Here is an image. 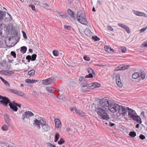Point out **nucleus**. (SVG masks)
<instances>
[{
  "label": "nucleus",
  "mask_w": 147,
  "mask_h": 147,
  "mask_svg": "<svg viewBox=\"0 0 147 147\" xmlns=\"http://www.w3.org/2000/svg\"><path fill=\"white\" fill-rule=\"evenodd\" d=\"M83 58L84 60L87 61H89L90 60V58L86 55H85L84 57Z\"/></svg>",
  "instance_id": "nucleus-45"
},
{
  "label": "nucleus",
  "mask_w": 147,
  "mask_h": 147,
  "mask_svg": "<svg viewBox=\"0 0 147 147\" xmlns=\"http://www.w3.org/2000/svg\"><path fill=\"white\" fill-rule=\"evenodd\" d=\"M120 77V74H116V83L118 87L121 88L123 86V84L121 82Z\"/></svg>",
  "instance_id": "nucleus-9"
},
{
  "label": "nucleus",
  "mask_w": 147,
  "mask_h": 147,
  "mask_svg": "<svg viewBox=\"0 0 147 147\" xmlns=\"http://www.w3.org/2000/svg\"><path fill=\"white\" fill-rule=\"evenodd\" d=\"M5 12L0 11V21H1L4 18V17L5 16Z\"/></svg>",
  "instance_id": "nucleus-25"
},
{
  "label": "nucleus",
  "mask_w": 147,
  "mask_h": 147,
  "mask_svg": "<svg viewBox=\"0 0 147 147\" xmlns=\"http://www.w3.org/2000/svg\"><path fill=\"white\" fill-rule=\"evenodd\" d=\"M107 28L110 31H113L114 30L113 28L109 26H107Z\"/></svg>",
  "instance_id": "nucleus-56"
},
{
  "label": "nucleus",
  "mask_w": 147,
  "mask_h": 147,
  "mask_svg": "<svg viewBox=\"0 0 147 147\" xmlns=\"http://www.w3.org/2000/svg\"><path fill=\"white\" fill-rule=\"evenodd\" d=\"M55 80L53 78H49L48 79L42 80V84L45 85L51 84L55 82Z\"/></svg>",
  "instance_id": "nucleus-7"
},
{
  "label": "nucleus",
  "mask_w": 147,
  "mask_h": 147,
  "mask_svg": "<svg viewBox=\"0 0 147 147\" xmlns=\"http://www.w3.org/2000/svg\"><path fill=\"white\" fill-rule=\"evenodd\" d=\"M9 125H3L1 129L2 130L4 131H6L8 130V126Z\"/></svg>",
  "instance_id": "nucleus-33"
},
{
  "label": "nucleus",
  "mask_w": 147,
  "mask_h": 147,
  "mask_svg": "<svg viewBox=\"0 0 147 147\" xmlns=\"http://www.w3.org/2000/svg\"><path fill=\"white\" fill-rule=\"evenodd\" d=\"M22 32L23 33V36L24 37V38L26 39L27 38V36L26 35V33L23 31H22Z\"/></svg>",
  "instance_id": "nucleus-62"
},
{
  "label": "nucleus",
  "mask_w": 147,
  "mask_h": 147,
  "mask_svg": "<svg viewBox=\"0 0 147 147\" xmlns=\"http://www.w3.org/2000/svg\"><path fill=\"white\" fill-rule=\"evenodd\" d=\"M128 109V117L138 123H141L142 121L140 116L137 115L136 112L133 110L129 108Z\"/></svg>",
  "instance_id": "nucleus-3"
},
{
  "label": "nucleus",
  "mask_w": 147,
  "mask_h": 147,
  "mask_svg": "<svg viewBox=\"0 0 147 147\" xmlns=\"http://www.w3.org/2000/svg\"><path fill=\"white\" fill-rule=\"evenodd\" d=\"M35 73V71L34 69H32L29 71L28 73V74L30 76H33Z\"/></svg>",
  "instance_id": "nucleus-30"
},
{
  "label": "nucleus",
  "mask_w": 147,
  "mask_h": 147,
  "mask_svg": "<svg viewBox=\"0 0 147 147\" xmlns=\"http://www.w3.org/2000/svg\"><path fill=\"white\" fill-rule=\"evenodd\" d=\"M28 6L29 7H31V9L32 10L36 11L35 7L34 5H32V4H30V5H29Z\"/></svg>",
  "instance_id": "nucleus-44"
},
{
  "label": "nucleus",
  "mask_w": 147,
  "mask_h": 147,
  "mask_svg": "<svg viewBox=\"0 0 147 147\" xmlns=\"http://www.w3.org/2000/svg\"><path fill=\"white\" fill-rule=\"evenodd\" d=\"M141 47H147V41L144 42L141 45Z\"/></svg>",
  "instance_id": "nucleus-41"
},
{
  "label": "nucleus",
  "mask_w": 147,
  "mask_h": 147,
  "mask_svg": "<svg viewBox=\"0 0 147 147\" xmlns=\"http://www.w3.org/2000/svg\"><path fill=\"white\" fill-rule=\"evenodd\" d=\"M76 17L78 20L81 24L85 25L87 24L88 22L85 13L82 11L79 10L78 11Z\"/></svg>",
  "instance_id": "nucleus-4"
},
{
  "label": "nucleus",
  "mask_w": 147,
  "mask_h": 147,
  "mask_svg": "<svg viewBox=\"0 0 147 147\" xmlns=\"http://www.w3.org/2000/svg\"><path fill=\"white\" fill-rule=\"evenodd\" d=\"M11 39V37H8L7 38H6V40H5V42L6 43V41L7 42V43H8L9 42V43H10V42Z\"/></svg>",
  "instance_id": "nucleus-48"
},
{
  "label": "nucleus",
  "mask_w": 147,
  "mask_h": 147,
  "mask_svg": "<svg viewBox=\"0 0 147 147\" xmlns=\"http://www.w3.org/2000/svg\"><path fill=\"white\" fill-rule=\"evenodd\" d=\"M140 138L142 140H143L145 138V137L142 134H141L139 136Z\"/></svg>",
  "instance_id": "nucleus-54"
},
{
  "label": "nucleus",
  "mask_w": 147,
  "mask_h": 147,
  "mask_svg": "<svg viewBox=\"0 0 147 147\" xmlns=\"http://www.w3.org/2000/svg\"><path fill=\"white\" fill-rule=\"evenodd\" d=\"M41 7L44 8H47L49 7V5L43 1L41 3Z\"/></svg>",
  "instance_id": "nucleus-21"
},
{
  "label": "nucleus",
  "mask_w": 147,
  "mask_h": 147,
  "mask_svg": "<svg viewBox=\"0 0 147 147\" xmlns=\"http://www.w3.org/2000/svg\"><path fill=\"white\" fill-rule=\"evenodd\" d=\"M109 125L111 126H113L115 125L114 123H112L111 122H109Z\"/></svg>",
  "instance_id": "nucleus-64"
},
{
  "label": "nucleus",
  "mask_w": 147,
  "mask_h": 147,
  "mask_svg": "<svg viewBox=\"0 0 147 147\" xmlns=\"http://www.w3.org/2000/svg\"><path fill=\"white\" fill-rule=\"evenodd\" d=\"M129 67V65H120L115 68V71H117L120 70H124L126 69H128Z\"/></svg>",
  "instance_id": "nucleus-10"
},
{
  "label": "nucleus",
  "mask_w": 147,
  "mask_h": 147,
  "mask_svg": "<svg viewBox=\"0 0 147 147\" xmlns=\"http://www.w3.org/2000/svg\"><path fill=\"white\" fill-rule=\"evenodd\" d=\"M146 28H143L140 30V32L141 33L143 32L146 30Z\"/></svg>",
  "instance_id": "nucleus-60"
},
{
  "label": "nucleus",
  "mask_w": 147,
  "mask_h": 147,
  "mask_svg": "<svg viewBox=\"0 0 147 147\" xmlns=\"http://www.w3.org/2000/svg\"><path fill=\"white\" fill-rule=\"evenodd\" d=\"M59 134L57 133H56V134H55V140H54V142H56L59 139Z\"/></svg>",
  "instance_id": "nucleus-36"
},
{
  "label": "nucleus",
  "mask_w": 147,
  "mask_h": 147,
  "mask_svg": "<svg viewBox=\"0 0 147 147\" xmlns=\"http://www.w3.org/2000/svg\"><path fill=\"white\" fill-rule=\"evenodd\" d=\"M26 59L28 60V62H29L30 60H31V56L29 55H28L26 57Z\"/></svg>",
  "instance_id": "nucleus-57"
},
{
  "label": "nucleus",
  "mask_w": 147,
  "mask_h": 147,
  "mask_svg": "<svg viewBox=\"0 0 147 147\" xmlns=\"http://www.w3.org/2000/svg\"><path fill=\"white\" fill-rule=\"evenodd\" d=\"M37 80L34 79L31 80V83H34L37 82Z\"/></svg>",
  "instance_id": "nucleus-59"
},
{
  "label": "nucleus",
  "mask_w": 147,
  "mask_h": 147,
  "mask_svg": "<svg viewBox=\"0 0 147 147\" xmlns=\"http://www.w3.org/2000/svg\"><path fill=\"white\" fill-rule=\"evenodd\" d=\"M65 142L64 140L62 138H61L58 142V144H61Z\"/></svg>",
  "instance_id": "nucleus-46"
},
{
  "label": "nucleus",
  "mask_w": 147,
  "mask_h": 147,
  "mask_svg": "<svg viewBox=\"0 0 147 147\" xmlns=\"http://www.w3.org/2000/svg\"><path fill=\"white\" fill-rule=\"evenodd\" d=\"M53 55L55 56H57L59 55L58 52L56 50H54L53 51Z\"/></svg>",
  "instance_id": "nucleus-37"
},
{
  "label": "nucleus",
  "mask_w": 147,
  "mask_h": 147,
  "mask_svg": "<svg viewBox=\"0 0 147 147\" xmlns=\"http://www.w3.org/2000/svg\"><path fill=\"white\" fill-rule=\"evenodd\" d=\"M57 12L62 18H67V15L66 14H65L64 13H63L62 12H59L58 11H57Z\"/></svg>",
  "instance_id": "nucleus-22"
},
{
  "label": "nucleus",
  "mask_w": 147,
  "mask_h": 147,
  "mask_svg": "<svg viewBox=\"0 0 147 147\" xmlns=\"http://www.w3.org/2000/svg\"><path fill=\"white\" fill-rule=\"evenodd\" d=\"M89 89H93L96 87H99L100 84L97 83L95 82L89 84Z\"/></svg>",
  "instance_id": "nucleus-12"
},
{
  "label": "nucleus",
  "mask_w": 147,
  "mask_h": 147,
  "mask_svg": "<svg viewBox=\"0 0 147 147\" xmlns=\"http://www.w3.org/2000/svg\"><path fill=\"white\" fill-rule=\"evenodd\" d=\"M79 114L81 116H86V114L85 113L83 112L82 111H80V112L79 113Z\"/></svg>",
  "instance_id": "nucleus-49"
},
{
  "label": "nucleus",
  "mask_w": 147,
  "mask_h": 147,
  "mask_svg": "<svg viewBox=\"0 0 147 147\" xmlns=\"http://www.w3.org/2000/svg\"><path fill=\"white\" fill-rule=\"evenodd\" d=\"M92 39L96 41H98L100 39L96 36H93L92 37Z\"/></svg>",
  "instance_id": "nucleus-42"
},
{
  "label": "nucleus",
  "mask_w": 147,
  "mask_h": 147,
  "mask_svg": "<svg viewBox=\"0 0 147 147\" xmlns=\"http://www.w3.org/2000/svg\"><path fill=\"white\" fill-rule=\"evenodd\" d=\"M119 113L122 117H124L127 111L125 108L123 106L119 105L118 110Z\"/></svg>",
  "instance_id": "nucleus-8"
},
{
  "label": "nucleus",
  "mask_w": 147,
  "mask_h": 147,
  "mask_svg": "<svg viewBox=\"0 0 147 147\" xmlns=\"http://www.w3.org/2000/svg\"><path fill=\"white\" fill-rule=\"evenodd\" d=\"M42 1L40 0V1H34V4L35 5L37 6H40L41 7V3Z\"/></svg>",
  "instance_id": "nucleus-29"
},
{
  "label": "nucleus",
  "mask_w": 147,
  "mask_h": 147,
  "mask_svg": "<svg viewBox=\"0 0 147 147\" xmlns=\"http://www.w3.org/2000/svg\"><path fill=\"white\" fill-rule=\"evenodd\" d=\"M55 124V127L57 128H61V124L60 120L58 118H56L54 120Z\"/></svg>",
  "instance_id": "nucleus-13"
},
{
  "label": "nucleus",
  "mask_w": 147,
  "mask_h": 147,
  "mask_svg": "<svg viewBox=\"0 0 147 147\" xmlns=\"http://www.w3.org/2000/svg\"><path fill=\"white\" fill-rule=\"evenodd\" d=\"M59 98L61 100H63L64 98V96L63 95H61L59 96Z\"/></svg>",
  "instance_id": "nucleus-63"
},
{
  "label": "nucleus",
  "mask_w": 147,
  "mask_h": 147,
  "mask_svg": "<svg viewBox=\"0 0 147 147\" xmlns=\"http://www.w3.org/2000/svg\"><path fill=\"white\" fill-rule=\"evenodd\" d=\"M54 88H52L51 87H47L46 88L47 91L50 93H54V91L53 89H54Z\"/></svg>",
  "instance_id": "nucleus-23"
},
{
  "label": "nucleus",
  "mask_w": 147,
  "mask_h": 147,
  "mask_svg": "<svg viewBox=\"0 0 147 147\" xmlns=\"http://www.w3.org/2000/svg\"><path fill=\"white\" fill-rule=\"evenodd\" d=\"M67 12L72 17L75 18V14L71 9H68V10Z\"/></svg>",
  "instance_id": "nucleus-24"
},
{
  "label": "nucleus",
  "mask_w": 147,
  "mask_h": 147,
  "mask_svg": "<svg viewBox=\"0 0 147 147\" xmlns=\"http://www.w3.org/2000/svg\"><path fill=\"white\" fill-rule=\"evenodd\" d=\"M118 25L119 26L121 27V28H123L124 27V26L125 25V24H121V23H118Z\"/></svg>",
  "instance_id": "nucleus-55"
},
{
  "label": "nucleus",
  "mask_w": 147,
  "mask_h": 147,
  "mask_svg": "<svg viewBox=\"0 0 147 147\" xmlns=\"http://www.w3.org/2000/svg\"><path fill=\"white\" fill-rule=\"evenodd\" d=\"M17 92L18 94H17L22 96H23L24 94L23 92L20 91H17Z\"/></svg>",
  "instance_id": "nucleus-43"
},
{
  "label": "nucleus",
  "mask_w": 147,
  "mask_h": 147,
  "mask_svg": "<svg viewBox=\"0 0 147 147\" xmlns=\"http://www.w3.org/2000/svg\"><path fill=\"white\" fill-rule=\"evenodd\" d=\"M4 74L5 75H9L12 74H13V72L12 71L10 70H5L3 71Z\"/></svg>",
  "instance_id": "nucleus-26"
},
{
  "label": "nucleus",
  "mask_w": 147,
  "mask_h": 147,
  "mask_svg": "<svg viewBox=\"0 0 147 147\" xmlns=\"http://www.w3.org/2000/svg\"><path fill=\"white\" fill-rule=\"evenodd\" d=\"M134 13L136 15L141 16H144L145 17H147V15L146 13L140 11H134Z\"/></svg>",
  "instance_id": "nucleus-16"
},
{
  "label": "nucleus",
  "mask_w": 147,
  "mask_h": 147,
  "mask_svg": "<svg viewBox=\"0 0 147 147\" xmlns=\"http://www.w3.org/2000/svg\"><path fill=\"white\" fill-rule=\"evenodd\" d=\"M25 82L28 83H31V79H27L25 80Z\"/></svg>",
  "instance_id": "nucleus-61"
},
{
  "label": "nucleus",
  "mask_w": 147,
  "mask_h": 147,
  "mask_svg": "<svg viewBox=\"0 0 147 147\" xmlns=\"http://www.w3.org/2000/svg\"><path fill=\"white\" fill-rule=\"evenodd\" d=\"M0 100L1 103L3 105H7V102L9 101L8 98L6 97L2 96L0 95V100Z\"/></svg>",
  "instance_id": "nucleus-11"
},
{
  "label": "nucleus",
  "mask_w": 147,
  "mask_h": 147,
  "mask_svg": "<svg viewBox=\"0 0 147 147\" xmlns=\"http://www.w3.org/2000/svg\"><path fill=\"white\" fill-rule=\"evenodd\" d=\"M84 33L86 35L88 36H91L92 34V33L89 29L88 28L84 30Z\"/></svg>",
  "instance_id": "nucleus-18"
},
{
  "label": "nucleus",
  "mask_w": 147,
  "mask_h": 147,
  "mask_svg": "<svg viewBox=\"0 0 147 147\" xmlns=\"http://www.w3.org/2000/svg\"><path fill=\"white\" fill-rule=\"evenodd\" d=\"M119 107V105L115 103L113 101L111 100L110 102L108 109L112 112L115 113L118 111Z\"/></svg>",
  "instance_id": "nucleus-5"
},
{
  "label": "nucleus",
  "mask_w": 147,
  "mask_h": 147,
  "mask_svg": "<svg viewBox=\"0 0 147 147\" xmlns=\"http://www.w3.org/2000/svg\"><path fill=\"white\" fill-rule=\"evenodd\" d=\"M27 50V48L25 46H23L21 47L20 51L22 53H24Z\"/></svg>",
  "instance_id": "nucleus-28"
},
{
  "label": "nucleus",
  "mask_w": 147,
  "mask_h": 147,
  "mask_svg": "<svg viewBox=\"0 0 147 147\" xmlns=\"http://www.w3.org/2000/svg\"><path fill=\"white\" fill-rule=\"evenodd\" d=\"M33 124L39 129L41 127L42 129L45 131L49 130L50 128L48 123L42 118L40 119H35L34 121Z\"/></svg>",
  "instance_id": "nucleus-2"
},
{
  "label": "nucleus",
  "mask_w": 147,
  "mask_h": 147,
  "mask_svg": "<svg viewBox=\"0 0 147 147\" xmlns=\"http://www.w3.org/2000/svg\"><path fill=\"white\" fill-rule=\"evenodd\" d=\"M36 54H33L31 56V60L32 61H34L36 58Z\"/></svg>",
  "instance_id": "nucleus-39"
},
{
  "label": "nucleus",
  "mask_w": 147,
  "mask_h": 147,
  "mask_svg": "<svg viewBox=\"0 0 147 147\" xmlns=\"http://www.w3.org/2000/svg\"><path fill=\"white\" fill-rule=\"evenodd\" d=\"M140 74L142 80H144L145 78V74L144 72H142Z\"/></svg>",
  "instance_id": "nucleus-35"
},
{
  "label": "nucleus",
  "mask_w": 147,
  "mask_h": 147,
  "mask_svg": "<svg viewBox=\"0 0 147 147\" xmlns=\"http://www.w3.org/2000/svg\"><path fill=\"white\" fill-rule=\"evenodd\" d=\"M99 100V104L96 106L95 111L102 119L108 120L110 118L107 113L108 108L111 100L106 98Z\"/></svg>",
  "instance_id": "nucleus-1"
},
{
  "label": "nucleus",
  "mask_w": 147,
  "mask_h": 147,
  "mask_svg": "<svg viewBox=\"0 0 147 147\" xmlns=\"http://www.w3.org/2000/svg\"><path fill=\"white\" fill-rule=\"evenodd\" d=\"M81 87L82 90L85 92L88 91L90 90L89 84L87 83L81 85Z\"/></svg>",
  "instance_id": "nucleus-14"
},
{
  "label": "nucleus",
  "mask_w": 147,
  "mask_h": 147,
  "mask_svg": "<svg viewBox=\"0 0 147 147\" xmlns=\"http://www.w3.org/2000/svg\"><path fill=\"white\" fill-rule=\"evenodd\" d=\"M64 28L65 29L68 30H70L71 29V26H69L65 25L64 26Z\"/></svg>",
  "instance_id": "nucleus-53"
},
{
  "label": "nucleus",
  "mask_w": 147,
  "mask_h": 147,
  "mask_svg": "<svg viewBox=\"0 0 147 147\" xmlns=\"http://www.w3.org/2000/svg\"><path fill=\"white\" fill-rule=\"evenodd\" d=\"M120 49L122 52V53H125L126 51V48L124 47H121V48Z\"/></svg>",
  "instance_id": "nucleus-38"
},
{
  "label": "nucleus",
  "mask_w": 147,
  "mask_h": 147,
  "mask_svg": "<svg viewBox=\"0 0 147 147\" xmlns=\"http://www.w3.org/2000/svg\"><path fill=\"white\" fill-rule=\"evenodd\" d=\"M11 55L12 56H13L14 57V58L16 57V54L13 51H12L11 52Z\"/></svg>",
  "instance_id": "nucleus-52"
},
{
  "label": "nucleus",
  "mask_w": 147,
  "mask_h": 147,
  "mask_svg": "<svg viewBox=\"0 0 147 147\" xmlns=\"http://www.w3.org/2000/svg\"><path fill=\"white\" fill-rule=\"evenodd\" d=\"M88 71L89 74H95V73L92 69L91 68H89L88 69Z\"/></svg>",
  "instance_id": "nucleus-40"
},
{
  "label": "nucleus",
  "mask_w": 147,
  "mask_h": 147,
  "mask_svg": "<svg viewBox=\"0 0 147 147\" xmlns=\"http://www.w3.org/2000/svg\"><path fill=\"white\" fill-rule=\"evenodd\" d=\"M3 25V24H0V35L1 36H2V26Z\"/></svg>",
  "instance_id": "nucleus-50"
},
{
  "label": "nucleus",
  "mask_w": 147,
  "mask_h": 147,
  "mask_svg": "<svg viewBox=\"0 0 147 147\" xmlns=\"http://www.w3.org/2000/svg\"><path fill=\"white\" fill-rule=\"evenodd\" d=\"M79 83L81 86L87 83L86 80L83 77H81L79 79Z\"/></svg>",
  "instance_id": "nucleus-17"
},
{
  "label": "nucleus",
  "mask_w": 147,
  "mask_h": 147,
  "mask_svg": "<svg viewBox=\"0 0 147 147\" xmlns=\"http://www.w3.org/2000/svg\"><path fill=\"white\" fill-rule=\"evenodd\" d=\"M140 77V74L138 72H135L133 74L132 76V77L134 79H136Z\"/></svg>",
  "instance_id": "nucleus-20"
},
{
  "label": "nucleus",
  "mask_w": 147,
  "mask_h": 147,
  "mask_svg": "<svg viewBox=\"0 0 147 147\" xmlns=\"http://www.w3.org/2000/svg\"><path fill=\"white\" fill-rule=\"evenodd\" d=\"M9 100L8 102H7V105H4L5 106H7L8 104L9 103V106L14 111H17L18 110V108L17 106H18L19 108H20L21 106V105L20 104H18L17 103H15L14 101H13L12 102H11L10 100L8 98Z\"/></svg>",
  "instance_id": "nucleus-6"
},
{
  "label": "nucleus",
  "mask_w": 147,
  "mask_h": 147,
  "mask_svg": "<svg viewBox=\"0 0 147 147\" xmlns=\"http://www.w3.org/2000/svg\"><path fill=\"white\" fill-rule=\"evenodd\" d=\"M140 115L142 118H144L145 117L144 115V113L143 111H142Z\"/></svg>",
  "instance_id": "nucleus-58"
},
{
  "label": "nucleus",
  "mask_w": 147,
  "mask_h": 147,
  "mask_svg": "<svg viewBox=\"0 0 147 147\" xmlns=\"http://www.w3.org/2000/svg\"><path fill=\"white\" fill-rule=\"evenodd\" d=\"M9 91L11 93H13L16 94H18L17 90H13V89H10L9 90Z\"/></svg>",
  "instance_id": "nucleus-47"
},
{
  "label": "nucleus",
  "mask_w": 147,
  "mask_h": 147,
  "mask_svg": "<svg viewBox=\"0 0 147 147\" xmlns=\"http://www.w3.org/2000/svg\"><path fill=\"white\" fill-rule=\"evenodd\" d=\"M123 28L124 29L127 33H130V31L129 28L127 26L125 25Z\"/></svg>",
  "instance_id": "nucleus-32"
},
{
  "label": "nucleus",
  "mask_w": 147,
  "mask_h": 147,
  "mask_svg": "<svg viewBox=\"0 0 147 147\" xmlns=\"http://www.w3.org/2000/svg\"><path fill=\"white\" fill-rule=\"evenodd\" d=\"M4 117L7 125H9L8 123L9 121L8 116L7 114H5L4 115Z\"/></svg>",
  "instance_id": "nucleus-27"
},
{
  "label": "nucleus",
  "mask_w": 147,
  "mask_h": 147,
  "mask_svg": "<svg viewBox=\"0 0 147 147\" xmlns=\"http://www.w3.org/2000/svg\"><path fill=\"white\" fill-rule=\"evenodd\" d=\"M0 79L4 84L6 85L9 86V83L7 81L5 80L3 78L0 76Z\"/></svg>",
  "instance_id": "nucleus-31"
},
{
  "label": "nucleus",
  "mask_w": 147,
  "mask_h": 147,
  "mask_svg": "<svg viewBox=\"0 0 147 147\" xmlns=\"http://www.w3.org/2000/svg\"><path fill=\"white\" fill-rule=\"evenodd\" d=\"M34 115V114L31 111H26L25 113V114L22 115L23 119L24 120L25 117H30Z\"/></svg>",
  "instance_id": "nucleus-15"
},
{
  "label": "nucleus",
  "mask_w": 147,
  "mask_h": 147,
  "mask_svg": "<svg viewBox=\"0 0 147 147\" xmlns=\"http://www.w3.org/2000/svg\"><path fill=\"white\" fill-rule=\"evenodd\" d=\"M105 51L107 52L111 53V51L114 52L113 49L108 46H106L104 47Z\"/></svg>",
  "instance_id": "nucleus-19"
},
{
  "label": "nucleus",
  "mask_w": 147,
  "mask_h": 147,
  "mask_svg": "<svg viewBox=\"0 0 147 147\" xmlns=\"http://www.w3.org/2000/svg\"><path fill=\"white\" fill-rule=\"evenodd\" d=\"M93 74H89L86 75L85 76V78H92L93 77Z\"/></svg>",
  "instance_id": "nucleus-51"
},
{
  "label": "nucleus",
  "mask_w": 147,
  "mask_h": 147,
  "mask_svg": "<svg viewBox=\"0 0 147 147\" xmlns=\"http://www.w3.org/2000/svg\"><path fill=\"white\" fill-rule=\"evenodd\" d=\"M136 135V133L135 131H130L129 134V136L133 137H135Z\"/></svg>",
  "instance_id": "nucleus-34"
}]
</instances>
